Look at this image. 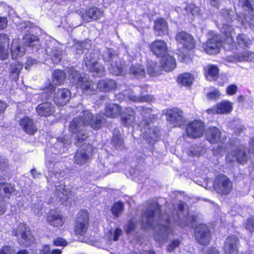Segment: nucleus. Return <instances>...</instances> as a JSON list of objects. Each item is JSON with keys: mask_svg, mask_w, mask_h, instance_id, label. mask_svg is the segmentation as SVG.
I'll return each instance as SVG.
<instances>
[{"mask_svg": "<svg viewBox=\"0 0 254 254\" xmlns=\"http://www.w3.org/2000/svg\"><path fill=\"white\" fill-rule=\"evenodd\" d=\"M254 0H239V5L241 6L245 10L251 12L252 14L254 12Z\"/></svg>", "mask_w": 254, "mask_h": 254, "instance_id": "obj_52", "label": "nucleus"}, {"mask_svg": "<svg viewBox=\"0 0 254 254\" xmlns=\"http://www.w3.org/2000/svg\"><path fill=\"white\" fill-rule=\"evenodd\" d=\"M71 93L69 90L66 88H59L55 93L54 101L59 106L65 105L69 100Z\"/></svg>", "mask_w": 254, "mask_h": 254, "instance_id": "obj_20", "label": "nucleus"}, {"mask_svg": "<svg viewBox=\"0 0 254 254\" xmlns=\"http://www.w3.org/2000/svg\"><path fill=\"white\" fill-rule=\"evenodd\" d=\"M136 111L140 113L141 115L143 116L144 118L150 116L151 112V109L150 108H144L142 106H138L136 108Z\"/></svg>", "mask_w": 254, "mask_h": 254, "instance_id": "obj_57", "label": "nucleus"}, {"mask_svg": "<svg viewBox=\"0 0 254 254\" xmlns=\"http://www.w3.org/2000/svg\"><path fill=\"white\" fill-rule=\"evenodd\" d=\"M161 64L162 68L166 71H171L176 66L175 59L168 55L162 58Z\"/></svg>", "mask_w": 254, "mask_h": 254, "instance_id": "obj_31", "label": "nucleus"}, {"mask_svg": "<svg viewBox=\"0 0 254 254\" xmlns=\"http://www.w3.org/2000/svg\"><path fill=\"white\" fill-rule=\"evenodd\" d=\"M97 89L100 91L107 92L114 89L117 87L115 80L110 79L100 80L97 84Z\"/></svg>", "mask_w": 254, "mask_h": 254, "instance_id": "obj_33", "label": "nucleus"}, {"mask_svg": "<svg viewBox=\"0 0 254 254\" xmlns=\"http://www.w3.org/2000/svg\"><path fill=\"white\" fill-rule=\"evenodd\" d=\"M67 72L68 74V78L73 84L78 85L84 80V76H82L74 68H69Z\"/></svg>", "mask_w": 254, "mask_h": 254, "instance_id": "obj_39", "label": "nucleus"}, {"mask_svg": "<svg viewBox=\"0 0 254 254\" xmlns=\"http://www.w3.org/2000/svg\"><path fill=\"white\" fill-rule=\"evenodd\" d=\"M238 90L237 86L235 85H231L226 89L227 93L228 95H232L235 94Z\"/></svg>", "mask_w": 254, "mask_h": 254, "instance_id": "obj_63", "label": "nucleus"}, {"mask_svg": "<svg viewBox=\"0 0 254 254\" xmlns=\"http://www.w3.org/2000/svg\"><path fill=\"white\" fill-rule=\"evenodd\" d=\"M233 109V104L229 101H223L216 105V112L224 114L230 113Z\"/></svg>", "mask_w": 254, "mask_h": 254, "instance_id": "obj_37", "label": "nucleus"}, {"mask_svg": "<svg viewBox=\"0 0 254 254\" xmlns=\"http://www.w3.org/2000/svg\"><path fill=\"white\" fill-rule=\"evenodd\" d=\"M124 210V204L122 202L118 201L115 203L112 207V212L113 214L118 217L122 214Z\"/></svg>", "mask_w": 254, "mask_h": 254, "instance_id": "obj_56", "label": "nucleus"}, {"mask_svg": "<svg viewBox=\"0 0 254 254\" xmlns=\"http://www.w3.org/2000/svg\"><path fill=\"white\" fill-rule=\"evenodd\" d=\"M136 229V222L132 219L130 220L127 226L126 231L127 234H131L135 232Z\"/></svg>", "mask_w": 254, "mask_h": 254, "instance_id": "obj_58", "label": "nucleus"}, {"mask_svg": "<svg viewBox=\"0 0 254 254\" xmlns=\"http://www.w3.org/2000/svg\"><path fill=\"white\" fill-rule=\"evenodd\" d=\"M123 73L124 74L127 71L130 74H132L134 77L141 78L144 77L145 75V71L144 67L139 64H132L129 67H126L123 68Z\"/></svg>", "mask_w": 254, "mask_h": 254, "instance_id": "obj_23", "label": "nucleus"}, {"mask_svg": "<svg viewBox=\"0 0 254 254\" xmlns=\"http://www.w3.org/2000/svg\"><path fill=\"white\" fill-rule=\"evenodd\" d=\"M78 85L82 92L86 95L94 94L97 90V84L91 80H88L85 76H84L83 81H81Z\"/></svg>", "mask_w": 254, "mask_h": 254, "instance_id": "obj_27", "label": "nucleus"}, {"mask_svg": "<svg viewBox=\"0 0 254 254\" xmlns=\"http://www.w3.org/2000/svg\"><path fill=\"white\" fill-rule=\"evenodd\" d=\"M152 52L157 57L162 58L167 55L168 47L166 43L162 40H157L151 43L150 46Z\"/></svg>", "mask_w": 254, "mask_h": 254, "instance_id": "obj_21", "label": "nucleus"}, {"mask_svg": "<svg viewBox=\"0 0 254 254\" xmlns=\"http://www.w3.org/2000/svg\"><path fill=\"white\" fill-rule=\"evenodd\" d=\"M180 245V242L179 240H174L170 242L167 247L168 251L171 252L174 251Z\"/></svg>", "mask_w": 254, "mask_h": 254, "instance_id": "obj_59", "label": "nucleus"}, {"mask_svg": "<svg viewBox=\"0 0 254 254\" xmlns=\"http://www.w3.org/2000/svg\"><path fill=\"white\" fill-rule=\"evenodd\" d=\"M206 77L209 80L213 77H217L219 73L218 67L213 64H208L204 67Z\"/></svg>", "mask_w": 254, "mask_h": 254, "instance_id": "obj_43", "label": "nucleus"}, {"mask_svg": "<svg viewBox=\"0 0 254 254\" xmlns=\"http://www.w3.org/2000/svg\"><path fill=\"white\" fill-rule=\"evenodd\" d=\"M62 53L63 51L62 49L59 48L53 47L52 49L51 58L54 64H57L61 61L62 58Z\"/></svg>", "mask_w": 254, "mask_h": 254, "instance_id": "obj_49", "label": "nucleus"}, {"mask_svg": "<svg viewBox=\"0 0 254 254\" xmlns=\"http://www.w3.org/2000/svg\"><path fill=\"white\" fill-rule=\"evenodd\" d=\"M55 193L64 205L71 204L74 194L71 190H67L65 186L61 185L55 186Z\"/></svg>", "mask_w": 254, "mask_h": 254, "instance_id": "obj_15", "label": "nucleus"}, {"mask_svg": "<svg viewBox=\"0 0 254 254\" xmlns=\"http://www.w3.org/2000/svg\"><path fill=\"white\" fill-rule=\"evenodd\" d=\"M10 51L13 59H17L22 57L25 53L26 49L23 47L19 39H15L12 41Z\"/></svg>", "mask_w": 254, "mask_h": 254, "instance_id": "obj_25", "label": "nucleus"}, {"mask_svg": "<svg viewBox=\"0 0 254 254\" xmlns=\"http://www.w3.org/2000/svg\"><path fill=\"white\" fill-rule=\"evenodd\" d=\"M19 125L22 130L29 135H33L37 131L34 120L27 116L19 120Z\"/></svg>", "mask_w": 254, "mask_h": 254, "instance_id": "obj_19", "label": "nucleus"}, {"mask_svg": "<svg viewBox=\"0 0 254 254\" xmlns=\"http://www.w3.org/2000/svg\"><path fill=\"white\" fill-rule=\"evenodd\" d=\"M204 131V125L199 120L190 123L186 127V132L188 136L196 138L202 136Z\"/></svg>", "mask_w": 254, "mask_h": 254, "instance_id": "obj_11", "label": "nucleus"}, {"mask_svg": "<svg viewBox=\"0 0 254 254\" xmlns=\"http://www.w3.org/2000/svg\"><path fill=\"white\" fill-rule=\"evenodd\" d=\"M38 115L41 117H48L55 112V107L51 102H46L39 104L36 109Z\"/></svg>", "mask_w": 254, "mask_h": 254, "instance_id": "obj_24", "label": "nucleus"}, {"mask_svg": "<svg viewBox=\"0 0 254 254\" xmlns=\"http://www.w3.org/2000/svg\"><path fill=\"white\" fill-rule=\"evenodd\" d=\"M134 121L135 117L133 110L130 108L126 109L122 117L123 124L126 126H131Z\"/></svg>", "mask_w": 254, "mask_h": 254, "instance_id": "obj_35", "label": "nucleus"}, {"mask_svg": "<svg viewBox=\"0 0 254 254\" xmlns=\"http://www.w3.org/2000/svg\"><path fill=\"white\" fill-rule=\"evenodd\" d=\"M143 125H145L143 128L144 131L143 137L145 139L151 143L157 141L159 137V131L155 127H149L148 125L143 122L141 123V126Z\"/></svg>", "mask_w": 254, "mask_h": 254, "instance_id": "obj_28", "label": "nucleus"}, {"mask_svg": "<svg viewBox=\"0 0 254 254\" xmlns=\"http://www.w3.org/2000/svg\"><path fill=\"white\" fill-rule=\"evenodd\" d=\"M95 148L90 144H83L74 155L75 162L78 165L87 164L92 158Z\"/></svg>", "mask_w": 254, "mask_h": 254, "instance_id": "obj_6", "label": "nucleus"}, {"mask_svg": "<svg viewBox=\"0 0 254 254\" xmlns=\"http://www.w3.org/2000/svg\"><path fill=\"white\" fill-rule=\"evenodd\" d=\"M121 108L116 104H111L106 107L105 114L107 117L117 118L121 114Z\"/></svg>", "mask_w": 254, "mask_h": 254, "instance_id": "obj_38", "label": "nucleus"}, {"mask_svg": "<svg viewBox=\"0 0 254 254\" xmlns=\"http://www.w3.org/2000/svg\"><path fill=\"white\" fill-rule=\"evenodd\" d=\"M46 164L50 172L55 173L56 174L58 173L56 168L59 166V164L58 163H55L52 158H49L47 156L46 158Z\"/></svg>", "mask_w": 254, "mask_h": 254, "instance_id": "obj_55", "label": "nucleus"}, {"mask_svg": "<svg viewBox=\"0 0 254 254\" xmlns=\"http://www.w3.org/2000/svg\"><path fill=\"white\" fill-rule=\"evenodd\" d=\"M100 55L105 62L110 64L109 70L112 74L119 75L123 73L122 64L119 63V58L113 50L105 48L100 52Z\"/></svg>", "mask_w": 254, "mask_h": 254, "instance_id": "obj_3", "label": "nucleus"}, {"mask_svg": "<svg viewBox=\"0 0 254 254\" xmlns=\"http://www.w3.org/2000/svg\"><path fill=\"white\" fill-rule=\"evenodd\" d=\"M206 151V149L202 147H198L196 149L191 151V153L193 155H200Z\"/></svg>", "mask_w": 254, "mask_h": 254, "instance_id": "obj_64", "label": "nucleus"}, {"mask_svg": "<svg viewBox=\"0 0 254 254\" xmlns=\"http://www.w3.org/2000/svg\"><path fill=\"white\" fill-rule=\"evenodd\" d=\"M178 44L177 54L182 62H187L191 59L190 51L195 47V42L193 37L190 34L181 31L178 32L175 36Z\"/></svg>", "mask_w": 254, "mask_h": 254, "instance_id": "obj_2", "label": "nucleus"}, {"mask_svg": "<svg viewBox=\"0 0 254 254\" xmlns=\"http://www.w3.org/2000/svg\"><path fill=\"white\" fill-rule=\"evenodd\" d=\"M195 238L198 243L207 245L210 242V234L208 227L205 224H200L194 230Z\"/></svg>", "mask_w": 254, "mask_h": 254, "instance_id": "obj_14", "label": "nucleus"}, {"mask_svg": "<svg viewBox=\"0 0 254 254\" xmlns=\"http://www.w3.org/2000/svg\"><path fill=\"white\" fill-rule=\"evenodd\" d=\"M103 15V12L101 9L97 7H91L86 12V16L88 17L87 20H97L100 18Z\"/></svg>", "mask_w": 254, "mask_h": 254, "instance_id": "obj_42", "label": "nucleus"}, {"mask_svg": "<svg viewBox=\"0 0 254 254\" xmlns=\"http://www.w3.org/2000/svg\"><path fill=\"white\" fill-rule=\"evenodd\" d=\"M220 28L221 33L225 35L227 37V40L228 41H230V42H233L232 34L234 31V29L228 23H223L222 27Z\"/></svg>", "mask_w": 254, "mask_h": 254, "instance_id": "obj_47", "label": "nucleus"}, {"mask_svg": "<svg viewBox=\"0 0 254 254\" xmlns=\"http://www.w3.org/2000/svg\"><path fill=\"white\" fill-rule=\"evenodd\" d=\"M13 233L18 238H21L24 240L23 245L25 246L29 245L32 242L30 236V229L25 224H20L16 230L13 231Z\"/></svg>", "mask_w": 254, "mask_h": 254, "instance_id": "obj_18", "label": "nucleus"}, {"mask_svg": "<svg viewBox=\"0 0 254 254\" xmlns=\"http://www.w3.org/2000/svg\"><path fill=\"white\" fill-rule=\"evenodd\" d=\"M90 47V41L78 42L74 45V49L76 50L77 55H81L83 53L85 49H87Z\"/></svg>", "mask_w": 254, "mask_h": 254, "instance_id": "obj_51", "label": "nucleus"}, {"mask_svg": "<svg viewBox=\"0 0 254 254\" xmlns=\"http://www.w3.org/2000/svg\"><path fill=\"white\" fill-rule=\"evenodd\" d=\"M221 132L216 127L207 129L206 132V138L211 143H215L220 141Z\"/></svg>", "mask_w": 254, "mask_h": 254, "instance_id": "obj_32", "label": "nucleus"}, {"mask_svg": "<svg viewBox=\"0 0 254 254\" xmlns=\"http://www.w3.org/2000/svg\"><path fill=\"white\" fill-rule=\"evenodd\" d=\"M167 120L174 127L180 126L183 123V113L178 109H174L166 113Z\"/></svg>", "mask_w": 254, "mask_h": 254, "instance_id": "obj_22", "label": "nucleus"}, {"mask_svg": "<svg viewBox=\"0 0 254 254\" xmlns=\"http://www.w3.org/2000/svg\"><path fill=\"white\" fill-rule=\"evenodd\" d=\"M80 114H82V117L84 119L85 126H89L95 130L98 129L101 127L102 118L101 115H93L88 110H82Z\"/></svg>", "mask_w": 254, "mask_h": 254, "instance_id": "obj_9", "label": "nucleus"}, {"mask_svg": "<svg viewBox=\"0 0 254 254\" xmlns=\"http://www.w3.org/2000/svg\"><path fill=\"white\" fill-rule=\"evenodd\" d=\"M83 62L87 69L95 76H102L104 74L105 68L97 62V59L94 52L87 53L84 59Z\"/></svg>", "mask_w": 254, "mask_h": 254, "instance_id": "obj_5", "label": "nucleus"}, {"mask_svg": "<svg viewBox=\"0 0 254 254\" xmlns=\"http://www.w3.org/2000/svg\"><path fill=\"white\" fill-rule=\"evenodd\" d=\"M23 44L26 47H34L39 42L38 38L33 34H26L23 39Z\"/></svg>", "mask_w": 254, "mask_h": 254, "instance_id": "obj_44", "label": "nucleus"}, {"mask_svg": "<svg viewBox=\"0 0 254 254\" xmlns=\"http://www.w3.org/2000/svg\"><path fill=\"white\" fill-rule=\"evenodd\" d=\"M214 189L219 194L227 195L232 190L233 183L226 175L221 174L215 179Z\"/></svg>", "mask_w": 254, "mask_h": 254, "instance_id": "obj_8", "label": "nucleus"}, {"mask_svg": "<svg viewBox=\"0 0 254 254\" xmlns=\"http://www.w3.org/2000/svg\"><path fill=\"white\" fill-rule=\"evenodd\" d=\"M236 44L239 48L246 49L250 47L252 42L247 35L241 33L239 34L236 37Z\"/></svg>", "mask_w": 254, "mask_h": 254, "instance_id": "obj_34", "label": "nucleus"}, {"mask_svg": "<svg viewBox=\"0 0 254 254\" xmlns=\"http://www.w3.org/2000/svg\"><path fill=\"white\" fill-rule=\"evenodd\" d=\"M248 159V157L244 146H241L232 150L226 156L227 161L230 162L236 161L240 164L246 163Z\"/></svg>", "mask_w": 254, "mask_h": 254, "instance_id": "obj_13", "label": "nucleus"}, {"mask_svg": "<svg viewBox=\"0 0 254 254\" xmlns=\"http://www.w3.org/2000/svg\"><path fill=\"white\" fill-rule=\"evenodd\" d=\"M85 126L82 114L74 118L70 123L69 131L72 133L76 134L75 137L77 141L75 143L77 145H79L78 143L81 142L87 137V134L83 132Z\"/></svg>", "mask_w": 254, "mask_h": 254, "instance_id": "obj_4", "label": "nucleus"}, {"mask_svg": "<svg viewBox=\"0 0 254 254\" xmlns=\"http://www.w3.org/2000/svg\"><path fill=\"white\" fill-rule=\"evenodd\" d=\"M0 254H15V253L10 246H6L1 249Z\"/></svg>", "mask_w": 254, "mask_h": 254, "instance_id": "obj_61", "label": "nucleus"}, {"mask_svg": "<svg viewBox=\"0 0 254 254\" xmlns=\"http://www.w3.org/2000/svg\"><path fill=\"white\" fill-rule=\"evenodd\" d=\"M245 226L246 229L250 232L254 231V217L248 219L246 220Z\"/></svg>", "mask_w": 254, "mask_h": 254, "instance_id": "obj_60", "label": "nucleus"}, {"mask_svg": "<svg viewBox=\"0 0 254 254\" xmlns=\"http://www.w3.org/2000/svg\"><path fill=\"white\" fill-rule=\"evenodd\" d=\"M54 244L56 246H65L67 243L64 239L58 238L54 241Z\"/></svg>", "mask_w": 254, "mask_h": 254, "instance_id": "obj_62", "label": "nucleus"}, {"mask_svg": "<svg viewBox=\"0 0 254 254\" xmlns=\"http://www.w3.org/2000/svg\"><path fill=\"white\" fill-rule=\"evenodd\" d=\"M23 67V65L18 61L13 63L11 67V74L13 79H17Z\"/></svg>", "mask_w": 254, "mask_h": 254, "instance_id": "obj_50", "label": "nucleus"}, {"mask_svg": "<svg viewBox=\"0 0 254 254\" xmlns=\"http://www.w3.org/2000/svg\"><path fill=\"white\" fill-rule=\"evenodd\" d=\"M88 226V217L86 211L79 212L77 216V221L74 226V232L76 235H84Z\"/></svg>", "mask_w": 254, "mask_h": 254, "instance_id": "obj_10", "label": "nucleus"}, {"mask_svg": "<svg viewBox=\"0 0 254 254\" xmlns=\"http://www.w3.org/2000/svg\"><path fill=\"white\" fill-rule=\"evenodd\" d=\"M2 191L5 196H9L14 191V188L10 184L1 182L0 183V193L1 194Z\"/></svg>", "mask_w": 254, "mask_h": 254, "instance_id": "obj_53", "label": "nucleus"}, {"mask_svg": "<svg viewBox=\"0 0 254 254\" xmlns=\"http://www.w3.org/2000/svg\"><path fill=\"white\" fill-rule=\"evenodd\" d=\"M195 216L192 215L188 214L185 216L184 214L181 216L178 214L176 216L167 217L163 216L160 220V223L154 228L155 231L154 238L156 241L159 243L164 242L167 238L168 235L172 232V229L170 226L171 222L174 221L177 225L181 227L186 226H191V223L195 221Z\"/></svg>", "mask_w": 254, "mask_h": 254, "instance_id": "obj_1", "label": "nucleus"}, {"mask_svg": "<svg viewBox=\"0 0 254 254\" xmlns=\"http://www.w3.org/2000/svg\"><path fill=\"white\" fill-rule=\"evenodd\" d=\"M160 213V208L158 204L155 201L151 202L142 216L144 228L153 227V222L156 218H158Z\"/></svg>", "mask_w": 254, "mask_h": 254, "instance_id": "obj_7", "label": "nucleus"}, {"mask_svg": "<svg viewBox=\"0 0 254 254\" xmlns=\"http://www.w3.org/2000/svg\"><path fill=\"white\" fill-rule=\"evenodd\" d=\"M112 142L113 144L117 148L121 149L123 146V140L121 136L120 132L117 129L114 130Z\"/></svg>", "mask_w": 254, "mask_h": 254, "instance_id": "obj_46", "label": "nucleus"}, {"mask_svg": "<svg viewBox=\"0 0 254 254\" xmlns=\"http://www.w3.org/2000/svg\"><path fill=\"white\" fill-rule=\"evenodd\" d=\"M239 238L235 235L228 236L224 244L225 254H237L238 252Z\"/></svg>", "mask_w": 254, "mask_h": 254, "instance_id": "obj_16", "label": "nucleus"}, {"mask_svg": "<svg viewBox=\"0 0 254 254\" xmlns=\"http://www.w3.org/2000/svg\"><path fill=\"white\" fill-rule=\"evenodd\" d=\"M48 223L54 227L62 226L64 223L63 216L54 210H51L47 215Z\"/></svg>", "mask_w": 254, "mask_h": 254, "instance_id": "obj_29", "label": "nucleus"}, {"mask_svg": "<svg viewBox=\"0 0 254 254\" xmlns=\"http://www.w3.org/2000/svg\"><path fill=\"white\" fill-rule=\"evenodd\" d=\"M179 83L184 86L190 85L193 81V77L192 75L189 73H185L181 74L178 78Z\"/></svg>", "mask_w": 254, "mask_h": 254, "instance_id": "obj_45", "label": "nucleus"}, {"mask_svg": "<svg viewBox=\"0 0 254 254\" xmlns=\"http://www.w3.org/2000/svg\"><path fill=\"white\" fill-rule=\"evenodd\" d=\"M184 14H191L192 15H197L199 13V8L195 6L194 4L190 3L188 4L185 7L184 11H183Z\"/></svg>", "mask_w": 254, "mask_h": 254, "instance_id": "obj_54", "label": "nucleus"}, {"mask_svg": "<svg viewBox=\"0 0 254 254\" xmlns=\"http://www.w3.org/2000/svg\"><path fill=\"white\" fill-rule=\"evenodd\" d=\"M123 95L125 98L129 100L136 102H143L148 101L149 100V97L147 96H135L132 91L126 90L123 92Z\"/></svg>", "mask_w": 254, "mask_h": 254, "instance_id": "obj_41", "label": "nucleus"}, {"mask_svg": "<svg viewBox=\"0 0 254 254\" xmlns=\"http://www.w3.org/2000/svg\"><path fill=\"white\" fill-rule=\"evenodd\" d=\"M154 29L158 32V35L168 34V25L167 22L162 18L156 20L154 23Z\"/></svg>", "mask_w": 254, "mask_h": 254, "instance_id": "obj_36", "label": "nucleus"}, {"mask_svg": "<svg viewBox=\"0 0 254 254\" xmlns=\"http://www.w3.org/2000/svg\"><path fill=\"white\" fill-rule=\"evenodd\" d=\"M9 38L5 34H0V59H6L9 53Z\"/></svg>", "mask_w": 254, "mask_h": 254, "instance_id": "obj_26", "label": "nucleus"}, {"mask_svg": "<svg viewBox=\"0 0 254 254\" xmlns=\"http://www.w3.org/2000/svg\"><path fill=\"white\" fill-rule=\"evenodd\" d=\"M53 82L56 85L62 84L65 78V73L61 70H56L53 73Z\"/></svg>", "mask_w": 254, "mask_h": 254, "instance_id": "obj_48", "label": "nucleus"}, {"mask_svg": "<svg viewBox=\"0 0 254 254\" xmlns=\"http://www.w3.org/2000/svg\"><path fill=\"white\" fill-rule=\"evenodd\" d=\"M221 46V37L219 35H215L203 44L202 48L207 54L215 55L219 52Z\"/></svg>", "mask_w": 254, "mask_h": 254, "instance_id": "obj_12", "label": "nucleus"}, {"mask_svg": "<svg viewBox=\"0 0 254 254\" xmlns=\"http://www.w3.org/2000/svg\"><path fill=\"white\" fill-rule=\"evenodd\" d=\"M147 71L150 76H157L161 74L162 68L156 62L150 61L148 63Z\"/></svg>", "mask_w": 254, "mask_h": 254, "instance_id": "obj_40", "label": "nucleus"}, {"mask_svg": "<svg viewBox=\"0 0 254 254\" xmlns=\"http://www.w3.org/2000/svg\"><path fill=\"white\" fill-rule=\"evenodd\" d=\"M254 60V53L245 51L235 54L233 57H228V61L230 62H252Z\"/></svg>", "mask_w": 254, "mask_h": 254, "instance_id": "obj_30", "label": "nucleus"}, {"mask_svg": "<svg viewBox=\"0 0 254 254\" xmlns=\"http://www.w3.org/2000/svg\"><path fill=\"white\" fill-rule=\"evenodd\" d=\"M220 13L222 16L226 19L227 22H231L232 21L233 24L238 27H242L245 26L246 18L243 15H239L237 16L235 20L232 19V16H234V12L232 10L228 9H221Z\"/></svg>", "mask_w": 254, "mask_h": 254, "instance_id": "obj_17", "label": "nucleus"}]
</instances>
